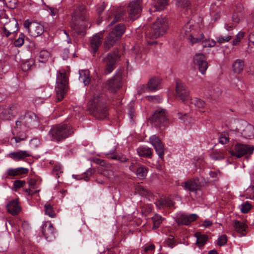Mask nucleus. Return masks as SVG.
<instances>
[{
    "label": "nucleus",
    "instance_id": "6",
    "mask_svg": "<svg viewBox=\"0 0 254 254\" xmlns=\"http://www.w3.org/2000/svg\"><path fill=\"white\" fill-rule=\"evenodd\" d=\"M149 120L153 126L161 129L165 128L169 124L168 113L164 109H159L155 111Z\"/></svg>",
    "mask_w": 254,
    "mask_h": 254
},
{
    "label": "nucleus",
    "instance_id": "7",
    "mask_svg": "<svg viewBox=\"0 0 254 254\" xmlns=\"http://www.w3.org/2000/svg\"><path fill=\"white\" fill-rule=\"evenodd\" d=\"M68 78L65 73L59 72L57 76L56 86V101L60 102L63 99L67 90Z\"/></svg>",
    "mask_w": 254,
    "mask_h": 254
},
{
    "label": "nucleus",
    "instance_id": "58",
    "mask_svg": "<svg viewBox=\"0 0 254 254\" xmlns=\"http://www.w3.org/2000/svg\"><path fill=\"white\" fill-rule=\"evenodd\" d=\"M32 23L33 22H31L29 19L26 20L24 23V27L28 32L30 31Z\"/></svg>",
    "mask_w": 254,
    "mask_h": 254
},
{
    "label": "nucleus",
    "instance_id": "32",
    "mask_svg": "<svg viewBox=\"0 0 254 254\" xmlns=\"http://www.w3.org/2000/svg\"><path fill=\"white\" fill-rule=\"evenodd\" d=\"M195 236L196 238V244L199 247H203L207 241V235H202L200 233L197 232L195 234Z\"/></svg>",
    "mask_w": 254,
    "mask_h": 254
},
{
    "label": "nucleus",
    "instance_id": "25",
    "mask_svg": "<svg viewBox=\"0 0 254 254\" xmlns=\"http://www.w3.org/2000/svg\"><path fill=\"white\" fill-rule=\"evenodd\" d=\"M199 187V180L197 179L190 180L185 183L184 188L190 191H196Z\"/></svg>",
    "mask_w": 254,
    "mask_h": 254
},
{
    "label": "nucleus",
    "instance_id": "46",
    "mask_svg": "<svg viewBox=\"0 0 254 254\" xmlns=\"http://www.w3.org/2000/svg\"><path fill=\"white\" fill-rule=\"evenodd\" d=\"M25 35L23 33H20L17 39L15 40L14 44L15 47H20L23 45L24 41Z\"/></svg>",
    "mask_w": 254,
    "mask_h": 254
},
{
    "label": "nucleus",
    "instance_id": "48",
    "mask_svg": "<svg viewBox=\"0 0 254 254\" xmlns=\"http://www.w3.org/2000/svg\"><path fill=\"white\" fill-rule=\"evenodd\" d=\"M166 245L171 248H173L175 245V240L174 237L170 235L165 241Z\"/></svg>",
    "mask_w": 254,
    "mask_h": 254
},
{
    "label": "nucleus",
    "instance_id": "55",
    "mask_svg": "<svg viewBox=\"0 0 254 254\" xmlns=\"http://www.w3.org/2000/svg\"><path fill=\"white\" fill-rule=\"evenodd\" d=\"M242 14L240 12L237 13L235 12L232 16V20L234 22L236 23H238L241 20Z\"/></svg>",
    "mask_w": 254,
    "mask_h": 254
},
{
    "label": "nucleus",
    "instance_id": "15",
    "mask_svg": "<svg viewBox=\"0 0 254 254\" xmlns=\"http://www.w3.org/2000/svg\"><path fill=\"white\" fill-rule=\"evenodd\" d=\"M41 231L45 239L49 242L52 241L55 238L54 228L50 222H45L43 224Z\"/></svg>",
    "mask_w": 254,
    "mask_h": 254
},
{
    "label": "nucleus",
    "instance_id": "64",
    "mask_svg": "<svg viewBox=\"0 0 254 254\" xmlns=\"http://www.w3.org/2000/svg\"><path fill=\"white\" fill-rule=\"evenodd\" d=\"M155 246L154 245H149V246H148L147 247H146L144 249V251L146 253L148 251H152V250H154L155 249Z\"/></svg>",
    "mask_w": 254,
    "mask_h": 254
},
{
    "label": "nucleus",
    "instance_id": "50",
    "mask_svg": "<svg viewBox=\"0 0 254 254\" xmlns=\"http://www.w3.org/2000/svg\"><path fill=\"white\" fill-rule=\"evenodd\" d=\"M227 236L225 235H222L219 237L217 244L220 246H222L225 245L227 243Z\"/></svg>",
    "mask_w": 254,
    "mask_h": 254
},
{
    "label": "nucleus",
    "instance_id": "21",
    "mask_svg": "<svg viewBox=\"0 0 254 254\" xmlns=\"http://www.w3.org/2000/svg\"><path fill=\"white\" fill-rule=\"evenodd\" d=\"M102 36L96 34L93 36L90 40V48L93 56L98 51L99 47L101 44V39Z\"/></svg>",
    "mask_w": 254,
    "mask_h": 254
},
{
    "label": "nucleus",
    "instance_id": "23",
    "mask_svg": "<svg viewBox=\"0 0 254 254\" xmlns=\"http://www.w3.org/2000/svg\"><path fill=\"white\" fill-rule=\"evenodd\" d=\"M8 212L12 215H17L21 210L17 199H13L9 201L6 205Z\"/></svg>",
    "mask_w": 254,
    "mask_h": 254
},
{
    "label": "nucleus",
    "instance_id": "8",
    "mask_svg": "<svg viewBox=\"0 0 254 254\" xmlns=\"http://www.w3.org/2000/svg\"><path fill=\"white\" fill-rule=\"evenodd\" d=\"M120 56L117 51L109 53L103 57L102 63L104 66V73L108 74L113 72L116 67L117 63L120 61Z\"/></svg>",
    "mask_w": 254,
    "mask_h": 254
},
{
    "label": "nucleus",
    "instance_id": "9",
    "mask_svg": "<svg viewBox=\"0 0 254 254\" xmlns=\"http://www.w3.org/2000/svg\"><path fill=\"white\" fill-rule=\"evenodd\" d=\"M254 151V146L238 143L235 145L234 150L229 151V153L231 156H236L238 158L244 156H246V158H248V156L253 153Z\"/></svg>",
    "mask_w": 254,
    "mask_h": 254
},
{
    "label": "nucleus",
    "instance_id": "26",
    "mask_svg": "<svg viewBox=\"0 0 254 254\" xmlns=\"http://www.w3.org/2000/svg\"><path fill=\"white\" fill-rule=\"evenodd\" d=\"M245 66V62L242 59H237L233 63L232 67L233 71L236 74H241Z\"/></svg>",
    "mask_w": 254,
    "mask_h": 254
},
{
    "label": "nucleus",
    "instance_id": "51",
    "mask_svg": "<svg viewBox=\"0 0 254 254\" xmlns=\"http://www.w3.org/2000/svg\"><path fill=\"white\" fill-rule=\"evenodd\" d=\"M146 98L148 101L154 103H159L162 99L159 96H147Z\"/></svg>",
    "mask_w": 254,
    "mask_h": 254
},
{
    "label": "nucleus",
    "instance_id": "45",
    "mask_svg": "<svg viewBox=\"0 0 254 254\" xmlns=\"http://www.w3.org/2000/svg\"><path fill=\"white\" fill-rule=\"evenodd\" d=\"M245 35V32L240 31L236 35V38L233 40V45L237 46L239 45L241 40L243 38Z\"/></svg>",
    "mask_w": 254,
    "mask_h": 254
},
{
    "label": "nucleus",
    "instance_id": "2",
    "mask_svg": "<svg viewBox=\"0 0 254 254\" xmlns=\"http://www.w3.org/2000/svg\"><path fill=\"white\" fill-rule=\"evenodd\" d=\"M73 133V128L70 125L60 124L52 126L48 135L51 140L60 142L63 141Z\"/></svg>",
    "mask_w": 254,
    "mask_h": 254
},
{
    "label": "nucleus",
    "instance_id": "63",
    "mask_svg": "<svg viewBox=\"0 0 254 254\" xmlns=\"http://www.w3.org/2000/svg\"><path fill=\"white\" fill-rule=\"evenodd\" d=\"M26 138V135L24 134L21 135V136H16L15 137H14L13 138L15 139L16 142H19L22 140H25Z\"/></svg>",
    "mask_w": 254,
    "mask_h": 254
},
{
    "label": "nucleus",
    "instance_id": "39",
    "mask_svg": "<svg viewBox=\"0 0 254 254\" xmlns=\"http://www.w3.org/2000/svg\"><path fill=\"white\" fill-rule=\"evenodd\" d=\"M213 160H220L224 159L225 155L222 151L215 150L210 155Z\"/></svg>",
    "mask_w": 254,
    "mask_h": 254
},
{
    "label": "nucleus",
    "instance_id": "4",
    "mask_svg": "<svg viewBox=\"0 0 254 254\" xmlns=\"http://www.w3.org/2000/svg\"><path fill=\"white\" fill-rule=\"evenodd\" d=\"M168 28L165 18L157 17L151 28L146 32V36L150 39H157L163 36Z\"/></svg>",
    "mask_w": 254,
    "mask_h": 254
},
{
    "label": "nucleus",
    "instance_id": "29",
    "mask_svg": "<svg viewBox=\"0 0 254 254\" xmlns=\"http://www.w3.org/2000/svg\"><path fill=\"white\" fill-rule=\"evenodd\" d=\"M242 135L246 138H252L254 137V127L247 124L241 132Z\"/></svg>",
    "mask_w": 254,
    "mask_h": 254
},
{
    "label": "nucleus",
    "instance_id": "40",
    "mask_svg": "<svg viewBox=\"0 0 254 254\" xmlns=\"http://www.w3.org/2000/svg\"><path fill=\"white\" fill-rule=\"evenodd\" d=\"M169 0H158L155 5L156 10H163L165 6L168 5Z\"/></svg>",
    "mask_w": 254,
    "mask_h": 254
},
{
    "label": "nucleus",
    "instance_id": "17",
    "mask_svg": "<svg viewBox=\"0 0 254 254\" xmlns=\"http://www.w3.org/2000/svg\"><path fill=\"white\" fill-rule=\"evenodd\" d=\"M28 169L23 167H18L15 169H8L5 174V178L8 179H13L14 177L28 174Z\"/></svg>",
    "mask_w": 254,
    "mask_h": 254
},
{
    "label": "nucleus",
    "instance_id": "35",
    "mask_svg": "<svg viewBox=\"0 0 254 254\" xmlns=\"http://www.w3.org/2000/svg\"><path fill=\"white\" fill-rule=\"evenodd\" d=\"M50 57V53L47 50H42L38 55V61L41 63H45Z\"/></svg>",
    "mask_w": 254,
    "mask_h": 254
},
{
    "label": "nucleus",
    "instance_id": "5",
    "mask_svg": "<svg viewBox=\"0 0 254 254\" xmlns=\"http://www.w3.org/2000/svg\"><path fill=\"white\" fill-rule=\"evenodd\" d=\"M90 109L93 116L99 120H103L107 117V107L104 104L102 97L99 96L93 97L91 101Z\"/></svg>",
    "mask_w": 254,
    "mask_h": 254
},
{
    "label": "nucleus",
    "instance_id": "30",
    "mask_svg": "<svg viewBox=\"0 0 254 254\" xmlns=\"http://www.w3.org/2000/svg\"><path fill=\"white\" fill-rule=\"evenodd\" d=\"M8 155L14 160H21L25 157L31 156V155L27 151L23 150L10 153Z\"/></svg>",
    "mask_w": 254,
    "mask_h": 254
},
{
    "label": "nucleus",
    "instance_id": "36",
    "mask_svg": "<svg viewBox=\"0 0 254 254\" xmlns=\"http://www.w3.org/2000/svg\"><path fill=\"white\" fill-rule=\"evenodd\" d=\"M204 39V35L203 33H201L198 35L197 37H194L192 34L191 37H190L188 41L192 45L196 43H201L202 45V41Z\"/></svg>",
    "mask_w": 254,
    "mask_h": 254
},
{
    "label": "nucleus",
    "instance_id": "11",
    "mask_svg": "<svg viewBox=\"0 0 254 254\" xmlns=\"http://www.w3.org/2000/svg\"><path fill=\"white\" fill-rule=\"evenodd\" d=\"M122 85V71L118 69L116 70L114 76L107 82V86L109 91L116 92Z\"/></svg>",
    "mask_w": 254,
    "mask_h": 254
},
{
    "label": "nucleus",
    "instance_id": "20",
    "mask_svg": "<svg viewBox=\"0 0 254 254\" xmlns=\"http://www.w3.org/2000/svg\"><path fill=\"white\" fill-rule=\"evenodd\" d=\"M193 25L190 21L187 22L181 30L180 37L181 39H186L189 40L191 37L193 32Z\"/></svg>",
    "mask_w": 254,
    "mask_h": 254
},
{
    "label": "nucleus",
    "instance_id": "47",
    "mask_svg": "<svg viewBox=\"0 0 254 254\" xmlns=\"http://www.w3.org/2000/svg\"><path fill=\"white\" fill-rule=\"evenodd\" d=\"M26 184L24 180H15L13 183L14 190L16 191L18 189L23 187V185Z\"/></svg>",
    "mask_w": 254,
    "mask_h": 254
},
{
    "label": "nucleus",
    "instance_id": "56",
    "mask_svg": "<svg viewBox=\"0 0 254 254\" xmlns=\"http://www.w3.org/2000/svg\"><path fill=\"white\" fill-rule=\"evenodd\" d=\"M105 8V5L104 4V3H103V4H101L100 5L98 6L97 7V12L98 14V15L100 16L103 11L104 10Z\"/></svg>",
    "mask_w": 254,
    "mask_h": 254
},
{
    "label": "nucleus",
    "instance_id": "27",
    "mask_svg": "<svg viewBox=\"0 0 254 254\" xmlns=\"http://www.w3.org/2000/svg\"><path fill=\"white\" fill-rule=\"evenodd\" d=\"M161 80L159 78L156 77H152L150 79L148 82L147 88L150 91H154L158 90L159 87V84Z\"/></svg>",
    "mask_w": 254,
    "mask_h": 254
},
{
    "label": "nucleus",
    "instance_id": "41",
    "mask_svg": "<svg viewBox=\"0 0 254 254\" xmlns=\"http://www.w3.org/2000/svg\"><path fill=\"white\" fill-rule=\"evenodd\" d=\"M45 212L46 215L50 217L54 218L56 216V213L53 209L52 206L50 204H46L44 205Z\"/></svg>",
    "mask_w": 254,
    "mask_h": 254
},
{
    "label": "nucleus",
    "instance_id": "59",
    "mask_svg": "<svg viewBox=\"0 0 254 254\" xmlns=\"http://www.w3.org/2000/svg\"><path fill=\"white\" fill-rule=\"evenodd\" d=\"M146 91H149L147 86L146 87L145 85L142 84L138 88V93L140 94L143 92H145Z\"/></svg>",
    "mask_w": 254,
    "mask_h": 254
},
{
    "label": "nucleus",
    "instance_id": "18",
    "mask_svg": "<svg viewBox=\"0 0 254 254\" xmlns=\"http://www.w3.org/2000/svg\"><path fill=\"white\" fill-rule=\"evenodd\" d=\"M198 218V216L196 214H191L190 215L182 214L177 218L176 222L179 225H189Z\"/></svg>",
    "mask_w": 254,
    "mask_h": 254
},
{
    "label": "nucleus",
    "instance_id": "13",
    "mask_svg": "<svg viewBox=\"0 0 254 254\" xmlns=\"http://www.w3.org/2000/svg\"><path fill=\"white\" fill-rule=\"evenodd\" d=\"M176 91L177 96L183 102L189 99L190 92L186 85L180 80L176 81Z\"/></svg>",
    "mask_w": 254,
    "mask_h": 254
},
{
    "label": "nucleus",
    "instance_id": "44",
    "mask_svg": "<svg viewBox=\"0 0 254 254\" xmlns=\"http://www.w3.org/2000/svg\"><path fill=\"white\" fill-rule=\"evenodd\" d=\"M216 45V41L214 40H210L209 39H204L202 41V47H213Z\"/></svg>",
    "mask_w": 254,
    "mask_h": 254
},
{
    "label": "nucleus",
    "instance_id": "12",
    "mask_svg": "<svg viewBox=\"0 0 254 254\" xmlns=\"http://www.w3.org/2000/svg\"><path fill=\"white\" fill-rule=\"evenodd\" d=\"M193 62L199 71L202 74H204L208 67V63L205 55L201 53L196 54L193 57Z\"/></svg>",
    "mask_w": 254,
    "mask_h": 254
},
{
    "label": "nucleus",
    "instance_id": "28",
    "mask_svg": "<svg viewBox=\"0 0 254 254\" xmlns=\"http://www.w3.org/2000/svg\"><path fill=\"white\" fill-rule=\"evenodd\" d=\"M79 80L82 82L85 86L89 84L91 80L90 71L88 70H81L79 71Z\"/></svg>",
    "mask_w": 254,
    "mask_h": 254
},
{
    "label": "nucleus",
    "instance_id": "19",
    "mask_svg": "<svg viewBox=\"0 0 254 254\" xmlns=\"http://www.w3.org/2000/svg\"><path fill=\"white\" fill-rule=\"evenodd\" d=\"M138 166H135V164L132 163L129 169L132 172H135L136 175L138 179L141 180L144 179L147 176L148 169L143 165Z\"/></svg>",
    "mask_w": 254,
    "mask_h": 254
},
{
    "label": "nucleus",
    "instance_id": "60",
    "mask_svg": "<svg viewBox=\"0 0 254 254\" xmlns=\"http://www.w3.org/2000/svg\"><path fill=\"white\" fill-rule=\"evenodd\" d=\"M229 141L228 137L221 135L219 138V142L222 144L227 143Z\"/></svg>",
    "mask_w": 254,
    "mask_h": 254
},
{
    "label": "nucleus",
    "instance_id": "49",
    "mask_svg": "<svg viewBox=\"0 0 254 254\" xmlns=\"http://www.w3.org/2000/svg\"><path fill=\"white\" fill-rule=\"evenodd\" d=\"M163 199V204L164 206H167V207H172L174 206L175 202L173 201L170 198H164Z\"/></svg>",
    "mask_w": 254,
    "mask_h": 254
},
{
    "label": "nucleus",
    "instance_id": "14",
    "mask_svg": "<svg viewBox=\"0 0 254 254\" xmlns=\"http://www.w3.org/2000/svg\"><path fill=\"white\" fill-rule=\"evenodd\" d=\"M150 142L153 146L156 153L159 158L162 159L164 155V145L159 138L156 135L151 136L150 138Z\"/></svg>",
    "mask_w": 254,
    "mask_h": 254
},
{
    "label": "nucleus",
    "instance_id": "61",
    "mask_svg": "<svg viewBox=\"0 0 254 254\" xmlns=\"http://www.w3.org/2000/svg\"><path fill=\"white\" fill-rule=\"evenodd\" d=\"M10 113L8 112L7 114H6V112H2L0 114V118L2 120H8L10 118L9 114Z\"/></svg>",
    "mask_w": 254,
    "mask_h": 254
},
{
    "label": "nucleus",
    "instance_id": "53",
    "mask_svg": "<svg viewBox=\"0 0 254 254\" xmlns=\"http://www.w3.org/2000/svg\"><path fill=\"white\" fill-rule=\"evenodd\" d=\"M128 114L130 119L133 120V118L135 117V110L132 105H130L128 108Z\"/></svg>",
    "mask_w": 254,
    "mask_h": 254
},
{
    "label": "nucleus",
    "instance_id": "34",
    "mask_svg": "<svg viewBox=\"0 0 254 254\" xmlns=\"http://www.w3.org/2000/svg\"><path fill=\"white\" fill-rule=\"evenodd\" d=\"M135 191L140 195L143 196H150L152 195V193L150 191L140 185L136 187Z\"/></svg>",
    "mask_w": 254,
    "mask_h": 254
},
{
    "label": "nucleus",
    "instance_id": "42",
    "mask_svg": "<svg viewBox=\"0 0 254 254\" xmlns=\"http://www.w3.org/2000/svg\"><path fill=\"white\" fill-rule=\"evenodd\" d=\"M125 12L122 11L115 15L113 20L109 24L108 26H111L114 24L115 23L119 22L123 18Z\"/></svg>",
    "mask_w": 254,
    "mask_h": 254
},
{
    "label": "nucleus",
    "instance_id": "37",
    "mask_svg": "<svg viewBox=\"0 0 254 254\" xmlns=\"http://www.w3.org/2000/svg\"><path fill=\"white\" fill-rule=\"evenodd\" d=\"M173 2L176 6L182 8H187L191 4L189 0H173Z\"/></svg>",
    "mask_w": 254,
    "mask_h": 254
},
{
    "label": "nucleus",
    "instance_id": "52",
    "mask_svg": "<svg viewBox=\"0 0 254 254\" xmlns=\"http://www.w3.org/2000/svg\"><path fill=\"white\" fill-rule=\"evenodd\" d=\"M231 38L232 37L231 36H220L218 37L216 39L217 42L220 44H221L224 42H228L231 39Z\"/></svg>",
    "mask_w": 254,
    "mask_h": 254
},
{
    "label": "nucleus",
    "instance_id": "1",
    "mask_svg": "<svg viewBox=\"0 0 254 254\" xmlns=\"http://www.w3.org/2000/svg\"><path fill=\"white\" fill-rule=\"evenodd\" d=\"M88 24L87 9L83 5H79L73 12L70 27L77 35H84Z\"/></svg>",
    "mask_w": 254,
    "mask_h": 254
},
{
    "label": "nucleus",
    "instance_id": "3",
    "mask_svg": "<svg viewBox=\"0 0 254 254\" xmlns=\"http://www.w3.org/2000/svg\"><path fill=\"white\" fill-rule=\"evenodd\" d=\"M126 29V26L124 23L116 25L105 38L104 43L105 49L108 50L114 46L121 39Z\"/></svg>",
    "mask_w": 254,
    "mask_h": 254
},
{
    "label": "nucleus",
    "instance_id": "43",
    "mask_svg": "<svg viewBox=\"0 0 254 254\" xmlns=\"http://www.w3.org/2000/svg\"><path fill=\"white\" fill-rule=\"evenodd\" d=\"M252 208V205L249 201L242 203L240 206V210L243 213H248Z\"/></svg>",
    "mask_w": 254,
    "mask_h": 254
},
{
    "label": "nucleus",
    "instance_id": "62",
    "mask_svg": "<svg viewBox=\"0 0 254 254\" xmlns=\"http://www.w3.org/2000/svg\"><path fill=\"white\" fill-rule=\"evenodd\" d=\"M23 120L21 119V116L19 117L18 121L16 122L15 125H16V128H20L22 126H23Z\"/></svg>",
    "mask_w": 254,
    "mask_h": 254
},
{
    "label": "nucleus",
    "instance_id": "38",
    "mask_svg": "<svg viewBox=\"0 0 254 254\" xmlns=\"http://www.w3.org/2000/svg\"><path fill=\"white\" fill-rule=\"evenodd\" d=\"M152 221L153 223V229H157L159 227L160 224L162 222V217L157 214H155L152 217Z\"/></svg>",
    "mask_w": 254,
    "mask_h": 254
},
{
    "label": "nucleus",
    "instance_id": "10",
    "mask_svg": "<svg viewBox=\"0 0 254 254\" xmlns=\"http://www.w3.org/2000/svg\"><path fill=\"white\" fill-rule=\"evenodd\" d=\"M142 0H132L128 3L127 11L128 16L132 21L140 15L142 9Z\"/></svg>",
    "mask_w": 254,
    "mask_h": 254
},
{
    "label": "nucleus",
    "instance_id": "16",
    "mask_svg": "<svg viewBox=\"0 0 254 254\" xmlns=\"http://www.w3.org/2000/svg\"><path fill=\"white\" fill-rule=\"evenodd\" d=\"M21 119L23 120V126L26 127H30L35 123L39 122L38 118L32 112H26L24 116H21Z\"/></svg>",
    "mask_w": 254,
    "mask_h": 254
},
{
    "label": "nucleus",
    "instance_id": "54",
    "mask_svg": "<svg viewBox=\"0 0 254 254\" xmlns=\"http://www.w3.org/2000/svg\"><path fill=\"white\" fill-rule=\"evenodd\" d=\"M194 102L195 106L199 108H203L205 106L204 101L200 99H196Z\"/></svg>",
    "mask_w": 254,
    "mask_h": 254
},
{
    "label": "nucleus",
    "instance_id": "57",
    "mask_svg": "<svg viewBox=\"0 0 254 254\" xmlns=\"http://www.w3.org/2000/svg\"><path fill=\"white\" fill-rule=\"evenodd\" d=\"M118 160L121 162H127L129 160L125 155L123 154H118Z\"/></svg>",
    "mask_w": 254,
    "mask_h": 254
},
{
    "label": "nucleus",
    "instance_id": "31",
    "mask_svg": "<svg viewBox=\"0 0 254 254\" xmlns=\"http://www.w3.org/2000/svg\"><path fill=\"white\" fill-rule=\"evenodd\" d=\"M137 151L139 156L145 158H150L152 154L151 149L145 146L138 147Z\"/></svg>",
    "mask_w": 254,
    "mask_h": 254
},
{
    "label": "nucleus",
    "instance_id": "33",
    "mask_svg": "<svg viewBox=\"0 0 254 254\" xmlns=\"http://www.w3.org/2000/svg\"><path fill=\"white\" fill-rule=\"evenodd\" d=\"M234 227L237 232L244 234V232L246 231V225L242 221L235 220Z\"/></svg>",
    "mask_w": 254,
    "mask_h": 254
},
{
    "label": "nucleus",
    "instance_id": "22",
    "mask_svg": "<svg viewBox=\"0 0 254 254\" xmlns=\"http://www.w3.org/2000/svg\"><path fill=\"white\" fill-rule=\"evenodd\" d=\"M44 31V27L43 25L37 22H33L29 33L33 37H37L41 35Z\"/></svg>",
    "mask_w": 254,
    "mask_h": 254
},
{
    "label": "nucleus",
    "instance_id": "24",
    "mask_svg": "<svg viewBox=\"0 0 254 254\" xmlns=\"http://www.w3.org/2000/svg\"><path fill=\"white\" fill-rule=\"evenodd\" d=\"M18 23L17 21L10 22L7 24V27L3 26L2 28L3 36L8 37L12 33H14L18 30Z\"/></svg>",
    "mask_w": 254,
    "mask_h": 254
}]
</instances>
